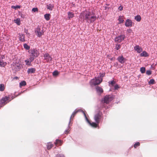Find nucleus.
<instances>
[{
	"label": "nucleus",
	"instance_id": "f257e3e1",
	"mask_svg": "<svg viewBox=\"0 0 157 157\" xmlns=\"http://www.w3.org/2000/svg\"><path fill=\"white\" fill-rule=\"evenodd\" d=\"M79 17L83 21L85 20L88 23H93L97 19L96 16L94 14L87 11L82 12L80 15Z\"/></svg>",
	"mask_w": 157,
	"mask_h": 157
},
{
	"label": "nucleus",
	"instance_id": "f03ea898",
	"mask_svg": "<svg viewBox=\"0 0 157 157\" xmlns=\"http://www.w3.org/2000/svg\"><path fill=\"white\" fill-rule=\"evenodd\" d=\"M102 78H101L100 79L98 78L95 77V78L92 79L90 83V85L96 86L100 84L102 81Z\"/></svg>",
	"mask_w": 157,
	"mask_h": 157
},
{
	"label": "nucleus",
	"instance_id": "7ed1b4c3",
	"mask_svg": "<svg viewBox=\"0 0 157 157\" xmlns=\"http://www.w3.org/2000/svg\"><path fill=\"white\" fill-rule=\"evenodd\" d=\"M29 52L30 56H33L34 57H36L39 55V52L37 49H31L29 50Z\"/></svg>",
	"mask_w": 157,
	"mask_h": 157
},
{
	"label": "nucleus",
	"instance_id": "20e7f679",
	"mask_svg": "<svg viewBox=\"0 0 157 157\" xmlns=\"http://www.w3.org/2000/svg\"><path fill=\"white\" fill-rule=\"evenodd\" d=\"M113 99V98L112 96L110 95H106L104 98V101L105 103L108 104L112 101Z\"/></svg>",
	"mask_w": 157,
	"mask_h": 157
},
{
	"label": "nucleus",
	"instance_id": "39448f33",
	"mask_svg": "<svg viewBox=\"0 0 157 157\" xmlns=\"http://www.w3.org/2000/svg\"><path fill=\"white\" fill-rule=\"evenodd\" d=\"M102 113H99L96 114L94 117V119L96 123L99 124L101 118Z\"/></svg>",
	"mask_w": 157,
	"mask_h": 157
},
{
	"label": "nucleus",
	"instance_id": "423d86ee",
	"mask_svg": "<svg viewBox=\"0 0 157 157\" xmlns=\"http://www.w3.org/2000/svg\"><path fill=\"white\" fill-rule=\"evenodd\" d=\"M125 38V36L124 35H121L120 36L116 37L115 39V40L116 42L120 43L124 40Z\"/></svg>",
	"mask_w": 157,
	"mask_h": 157
},
{
	"label": "nucleus",
	"instance_id": "0eeeda50",
	"mask_svg": "<svg viewBox=\"0 0 157 157\" xmlns=\"http://www.w3.org/2000/svg\"><path fill=\"white\" fill-rule=\"evenodd\" d=\"M10 97L6 96L2 98L0 101V106H2L6 104L5 102L9 100Z\"/></svg>",
	"mask_w": 157,
	"mask_h": 157
},
{
	"label": "nucleus",
	"instance_id": "6e6552de",
	"mask_svg": "<svg viewBox=\"0 0 157 157\" xmlns=\"http://www.w3.org/2000/svg\"><path fill=\"white\" fill-rule=\"evenodd\" d=\"M35 33H37V36L40 37L44 34V32L42 30H41L40 28H37L35 30Z\"/></svg>",
	"mask_w": 157,
	"mask_h": 157
},
{
	"label": "nucleus",
	"instance_id": "1a4fd4ad",
	"mask_svg": "<svg viewBox=\"0 0 157 157\" xmlns=\"http://www.w3.org/2000/svg\"><path fill=\"white\" fill-rule=\"evenodd\" d=\"M117 60L121 64L124 63L126 60V59L124 58L122 56H119L117 58Z\"/></svg>",
	"mask_w": 157,
	"mask_h": 157
},
{
	"label": "nucleus",
	"instance_id": "9d476101",
	"mask_svg": "<svg viewBox=\"0 0 157 157\" xmlns=\"http://www.w3.org/2000/svg\"><path fill=\"white\" fill-rule=\"evenodd\" d=\"M44 59L46 60L47 62H48L49 60H52V57L48 53H46L44 54Z\"/></svg>",
	"mask_w": 157,
	"mask_h": 157
},
{
	"label": "nucleus",
	"instance_id": "9b49d317",
	"mask_svg": "<svg viewBox=\"0 0 157 157\" xmlns=\"http://www.w3.org/2000/svg\"><path fill=\"white\" fill-rule=\"evenodd\" d=\"M134 49L137 51L138 53H140L142 51L143 49L142 48L140 47L139 45H136L134 47Z\"/></svg>",
	"mask_w": 157,
	"mask_h": 157
},
{
	"label": "nucleus",
	"instance_id": "f8f14e48",
	"mask_svg": "<svg viewBox=\"0 0 157 157\" xmlns=\"http://www.w3.org/2000/svg\"><path fill=\"white\" fill-rule=\"evenodd\" d=\"M125 25L126 27H131L132 26V22L131 20L128 19L126 21Z\"/></svg>",
	"mask_w": 157,
	"mask_h": 157
},
{
	"label": "nucleus",
	"instance_id": "ddd939ff",
	"mask_svg": "<svg viewBox=\"0 0 157 157\" xmlns=\"http://www.w3.org/2000/svg\"><path fill=\"white\" fill-rule=\"evenodd\" d=\"M6 64L7 63L3 60L2 58H0V67H4Z\"/></svg>",
	"mask_w": 157,
	"mask_h": 157
},
{
	"label": "nucleus",
	"instance_id": "4468645a",
	"mask_svg": "<svg viewBox=\"0 0 157 157\" xmlns=\"http://www.w3.org/2000/svg\"><path fill=\"white\" fill-rule=\"evenodd\" d=\"M96 90L97 92L100 93V94L103 92V89L101 88V87L98 86H97L96 87Z\"/></svg>",
	"mask_w": 157,
	"mask_h": 157
},
{
	"label": "nucleus",
	"instance_id": "2eb2a0df",
	"mask_svg": "<svg viewBox=\"0 0 157 157\" xmlns=\"http://www.w3.org/2000/svg\"><path fill=\"white\" fill-rule=\"evenodd\" d=\"M87 122L92 127L95 128L97 127L98 125V124L94 122L91 123L89 120L88 121H87Z\"/></svg>",
	"mask_w": 157,
	"mask_h": 157
},
{
	"label": "nucleus",
	"instance_id": "dca6fc26",
	"mask_svg": "<svg viewBox=\"0 0 157 157\" xmlns=\"http://www.w3.org/2000/svg\"><path fill=\"white\" fill-rule=\"evenodd\" d=\"M62 144V141L58 139L56 140V142H55V144L56 146L57 145H61Z\"/></svg>",
	"mask_w": 157,
	"mask_h": 157
},
{
	"label": "nucleus",
	"instance_id": "f3484780",
	"mask_svg": "<svg viewBox=\"0 0 157 157\" xmlns=\"http://www.w3.org/2000/svg\"><path fill=\"white\" fill-rule=\"evenodd\" d=\"M19 39L20 40L22 41H25V36L23 34H19Z\"/></svg>",
	"mask_w": 157,
	"mask_h": 157
},
{
	"label": "nucleus",
	"instance_id": "a211bd4d",
	"mask_svg": "<svg viewBox=\"0 0 157 157\" xmlns=\"http://www.w3.org/2000/svg\"><path fill=\"white\" fill-rule=\"evenodd\" d=\"M36 71V69L34 68H29L28 71L27 72L28 74L34 73Z\"/></svg>",
	"mask_w": 157,
	"mask_h": 157
},
{
	"label": "nucleus",
	"instance_id": "6ab92c4d",
	"mask_svg": "<svg viewBox=\"0 0 157 157\" xmlns=\"http://www.w3.org/2000/svg\"><path fill=\"white\" fill-rule=\"evenodd\" d=\"M53 147V145L51 142L48 143L47 145V148L48 150L50 149Z\"/></svg>",
	"mask_w": 157,
	"mask_h": 157
},
{
	"label": "nucleus",
	"instance_id": "aec40b11",
	"mask_svg": "<svg viewBox=\"0 0 157 157\" xmlns=\"http://www.w3.org/2000/svg\"><path fill=\"white\" fill-rule=\"evenodd\" d=\"M140 56L141 57H147L148 56V55L146 51H144L140 54Z\"/></svg>",
	"mask_w": 157,
	"mask_h": 157
},
{
	"label": "nucleus",
	"instance_id": "412c9836",
	"mask_svg": "<svg viewBox=\"0 0 157 157\" xmlns=\"http://www.w3.org/2000/svg\"><path fill=\"white\" fill-rule=\"evenodd\" d=\"M80 111V110H75L72 113L71 116L70 117V119H71L72 118H73L76 115V114Z\"/></svg>",
	"mask_w": 157,
	"mask_h": 157
},
{
	"label": "nucleus",
	"instance_id": "4be33fe9",
	"mask_svg": "<svg viewBox=\"0 0 157 157\" xmlns=\"http://www.w3.org/2000/svg\"><path fill=\"white\" fill-rule=\"evenodd\" d=\"M67 14L68 15V17L69 19L73 17L74 16V13L71 12H68L67 13Z\"/></svg>",
	"mask_w": 157,
	"mask_h": 157
},
{
	"label": "nucleus",
	"instance_id": "5701e85b",
	"mask_svg": "<svg viewBox=\"0 0 157 157\" xmlns=\"http://www.w3.org/2000/svg\"><path fill=\"white\" fill-rule=\"evenodd\" d=\"M118 20L119 21V24L123 23L124 21V20L123 19V17L121 16H119Z\"/></svg>",
	"mask_w": 157,
	"mask_h": 157
},
{
	"label": "nucleus",
	"instance_id": "b1692460",
	"mask_svg": "<svg viewBox=\"0 0 157 157\" xmlns=\"http://www.w3.org/2000/svg\"><path fill=\"white\" fill-rule=\"evenodd\" d=\"M47 7L48 10H52L53 8V6L52 4H49L47 5Z\"/></svg>",
	"mask_w": 157,
	"mask_h": 157
},
{
	"label": "nucleus",
	"instance_id": "393cba45",
	"mask_svg": "<svg viewBox=\"0 0 157 157\" xmlns=\"http://www.w3.org/2000/svg\"><path fill=\"white\" fill-rule=\"evenodd\" d=\"M50 14L49 13H47L44 15V17L46 19V20L47 21H49L50 19Z\"/></svg>",
	"mask_w": 157,
	"mask_h": 157
},
{
	"label": "nucleus",
	"instance_id": "a878e982",
	"mask_svg": "<svg viewBox=\"0 0 157 157\" xmlns=\"http://www.w3.org/2000/svg\"><path fill=\"white\" fill-rule=\"evenodd\" d=\"M135 19L137 21L139 22L141 21V16L139 15H138L135 17Z\"/></svg>",
	"mask_w": 157,
	"mask_h": 157
},
{
	"label": "nucleus",
	"instance_id": "bb28decb",
	"mask_svg": "<svg viewBox=\"0 0 157 157\" xmlns=\"http://www.w3.org/2000/svg\"><path fill=\"white\" fill-rule=\"evenodd\" d=\"M5 89V86L3 84H0V91H3Z\"/></svg>",
	"mask_w": 157,
	"mask_h": 157
},
{
	"label": "nucleus",
	"instance_id": "cd10ccee",
	"mask_svg": "<svg viewBox=\"0 0 157 157\" xmlns=\"http://www.w3.org/2000/svg\"><path fill=\"white\" fill-rule=\"evenodd\" d=\"M26 82L25 81H24L20 83V87H21L22 86H25L26 85Z\"/></svg>",
	"mask_w": 157,
	"mask_h": 157
},
{
	"label": "nucleus",
	"instance_id": "c85d7f7f",
	"mask_svg": "<svg viewBox=\"0 0 157 157\" xmlns=\"http://www.w3.org/2000/svg\"><path fill=\"white\" fill-rule=\"evenodd\" d=\"M24 48L27 50H28L30 49V47L28 45L26 44H25L24 45Z\"/></svg>",
	"mask_w": 157,
	"mask_h": 157
},
{
	"label": "nucleus",
	"instance_id": "c756f323",
	"mask_svg": "<svg viewBox=\"0 0 157 157\" xmlns=\"http://www.w3.org/2000/svg\"><path fill=\"white\" fill-rule=\"evenodd\" d=\"M140 143L139 142H136L134 145V147L136 148L137 147L140 145Z\"/></svg>",
	"mask_w": 157,
	"mask_h": 157
},
{
	"label": "nucleus",
	"instance_id": "7c9ffc66",
	"mask_svg": "<svg viewBox=\"0 0 157 157\" xmlns=\"http://www.w3.org/2000/svg\"><path fill=\"white\" fill-rule=\"evenodd\" d=\"M15 22L17 23L18 25H20V21L19 19H17L16 20H14Z\"/></svg>",
	"mask_w": 157,
	"mask_h": 157
},
{
	"label": "nucleus",
	"instance_id": "2f4dec72",
	"mask_svg": "<svg viewBox=\"0 0 157 157\" xmlns=\"http://www.w3.org/2000/svg\"><path fill=\"white\" fill-rule=\"evenodd\" d=\"M140 71L142 73H144L145 71V68L144 67H142L140 69Z\"/></svg>",
	"mask_w": 157,
	"mask_h": 157
},
{
	"label": "nucleus",
	"instance_id": "473e14b6",
	"mask_svg": "<svg viewBox=\"0 0 157 157\" xmlns=\"http://www.w3.org/2000/svg\"><path fill=\"white\" fill-rule=\"evenodd\" d=\"M155 81L154 79H151L149 82V84H153L155 83Z\"/></svg>",
	"mask_w": 157,
	"mask_h": 157
},
{
	"label": "nucleus",
	"instance_id": "72a5a7b5",
	"mask_svg": "<svg viewBox=\"0 0 157 157\" xmlns=\"http://www.w3.org/2000/svg\"><path fill=\"white\" fill-rule=\"evenodd\" d=\"M20 6H12L11 8L15 9H19L20 8Z\"/></svg>",
	"mask_w": 157,
	"mask_h": 157
},
{
	"label": "nucleus",
	"instance_id": "f704fd0d",
	"mask_svg": "<svg viewBox=\"0 0 157 157\" xmlns=\"http://www.w3.org/2000/svg\"><path fill=\"white\" fill-rule=\"evenodd\" d=\"M32 11L34 12H37L38 9L37 8H33L32 9Z\"/></svg>",
	"mask_w": 157,
	"mask_h": 157
},
{
	"label": "nucleus",
	"instance_id": "c9c22d12",
	"mask_svg": "<svg viewBox=\"0 0 157 157\" xmlns=\"http://www.w3.org/2000/svg\"><path fill=\"white\" fill-rule=\"evenodd\" d=\"M59 73L57 71H55L53 72V76H56L58 75Z\"/></svg>",
	"mask_w": 157,
	"mask_h": 157
},
{
	"label": "nucleus",
	"instance_id": "e433bc0d",
	"mask_svg": "<svg viewBox=\"0 0 157 157\" xmlns=\"http://www.w3.org/2000/svg\"><path fill=\"white\" fill-rule=\"evenodd\" d=\"M36 57H34L33 56H30V57L29 58V59L30 61V62H31L33 61L34 59Z\"/></svg>",
	"mask_w": 157,
	"mask_h": 157
},
{
	"label": "nucleus",
	"instance_id": "4c0bfd02",
	"mask_svg": "<svg viewBox=\"0 0 157 157\" xmlns=\"http://www.w3.org/2000/svg\"><path fill=\"white\" fill-rule=\"evenodd\" d=\"M146 74L147 75H150L151 74V71L150 70H147L146 72Z\"/></svg>",
	"mask_w": 157,
	"mask_h": 157
},
{
	"label": "nucleus",
	"instance_id": "58836bf2",
	"mask_svg": "<svg viewBox=\"0 0 157 157\" xmlns=\"http://www.w3.org/2000/svg\"><path fill=\"white\" fill-rule=\"evenodd\" d=\"M25 62L26 63V64L27 65H30L31 63L29 59L26 60L25 61Z\"/></svg>",
	"mask_w": 157,
	"mask_h": 157
},
{
	"label": "nucleus",
	"instance_id": "ea45409f",
	"mask_svg": "<svg viewBox=\"0 0 157 157\" xmlns=\"http://www.w3.org/2000/svg\"><path fill=\"white\" fill-rule=\"evenodd\" d=\"M109 84H111L112 86H113L115 83V82L114 81H111L110 82H109Z\"/></svg>",
	"mask_w": 157,
	"mask_h": 157
},
{
	"label": "nucleus",
	"instance_id": "a19ab883",
	"mask_svg": "<svg viewBox=\"0 0 157 157\" xmlns=\"http://www.w3.org/2000/svg\"><path fill=\"white\" fill-rule=\"evenodd\" d=\"M121 46L120 44L117 45L116 46V49L117 50H119L121 48Z\"/></svg>",
	"mask_w": 157,
	"mask_h": 157
},
{
	"label": "nucleus",
	"instance_id": "79ce46f5",
	"mask_svg": "<svg viewBox=\"0 0 157 157\" xmlns=\"http://www.w3.org/2000/svg\"><path fill=\"white\" fill-rule=\"evenodd\" d=\"M119 88V86L117 84L116 85L114 86V89L115 90H117Z\"/></svg>",
	"mask_w": 157,
	"mask_h": 157
},
{
	"label": "nucleus",
	"instance_id": "37998d69",
	"mask_svg": "<svg viewBox=\"0 0 157 157\" xmlns=\"http://www.w3.org/2000/svg\"><path fill=\"white\" fill-rule=\"evenodd\" d=\"M123 6H121L119 7L118 9L120 11H122L123 10Z\"/></svg>",
	"mask_w": 157,
	"mask_h": 157
},
{
	"label": "nucleus",
	"instance_id": "c03bdc74",
	"mask_svg": "<svg viewBox=\"0 0 157 157\" xmlns=\"http://www.w3.org/2000/svg\"><path fill=\"white\" fill-rule=\"evenodd\" d=\"M83 113H84V116H85V118H86V120L87 121H89V120H88V119L87 118V117H86V114H85V113L84 112H83Z\"/></svg>",
	"mask_w": 157,
	"mask_h": 157
},
{
	"label": "nucleus",
	"instance_id": "a18cd8bd",
	"mask_svg": "<svg viewBox=\"0 0 157 157\" xmlns=\"http://www.w3.org/2000/svg\"><path fill=\"white\" fill-rule=\"evenodd\" d=\"M100 77H101V78H102L103 77H104L105 76V74L104 73H102V74L100 73Z\"/></svg>",
	"mask_w": 157,
	"mask_h": 157
},
{
	"label": "nucleus",
	"instance_id": "49530a36",
	"mask_svg": "<svg viewBox=\"0 0 157 157\" xmlns=\"http://www.w3.org/2000/svg\"><path fill=\"white\" fill-rule=\"evenodd\" d=\"M127 31L128 33H131L132 32V30L131 29H128L127 30Z\"/></svg>",
	"mask_w": 157,
	"mask_h": 157
},
{
	"label": "nucleus",
	"instance_id": "de8ad7c7",
	"mask_svg": "<svg viewBox=\"0 0 157 157\" xmlns=\"http://www.w3.org/2000/svg\"><path fill=\"white\" fill-rule=\"evenodd\" d=\"M69 131H68V130H66L64 132V133L65 134H67L69 132Z\"/></svg>",
	"mask_w": 157,
	"mask_h": 157
},
{
	"label": "nucleus",
	"instance_id": "09e8293b",
	"mask_svg": "<svg viewBox=\"0 0 157 157\" xmlns=\"http://www.w3.org/2000/svg\"><path fill=\"white\" fill-rule=\"evenodd\" d=\"M15 78H16V79H17L18 78L17 77H15Z\"/></svg>",
	"mask_w": 157,
	"mask_h": 157
},
{
	"label": "nucleus",
	"instance_id": "8fccbe9b",
	"mask_svg": "<svg viewBox=\"0 0 157 157\" xmlns=\"http://www.w3.org/2000/svg\"><path fill=\"white\" fill-rule=\"evenodd\" d=\"M1 58H2V59H3V57H1Z\"/></svg>",
	"mask_w": 157,
	"mask_h": 157
}]
</instances>
